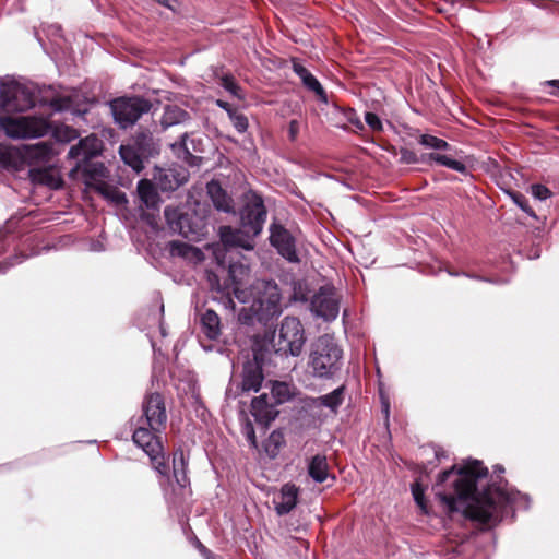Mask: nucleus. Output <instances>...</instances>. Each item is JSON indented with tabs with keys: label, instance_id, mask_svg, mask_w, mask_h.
Here are the masks:
<instances>
[{
	"label": "nucleus",
	"instance_id": "1a4fd4ad",
	"mask_svg": "<svg viewBox=\"0 0 559 559\" xmlns=\"http://www.w3.org/2000/svg\"><path fill=\"white\" fill-rule=\"evenodd\" d=\"M245 204L240 211L243 228H250L252 234H260L266 219V209L261 195L249 191L243 197Z\"/></svg>",
	"mask_w": 559,
	"mask_h": 559
},
{
	"label": "nucleus",
	"instance_id": "f704fd0d",
	"mask_svg": "<svg viewBox=\"0 0 559 559\" xmlns=\"http://www.w3.org/2000/svg\"><path fill=\"white\" fill-rule=\"evenodd\" d=\"M419 143L426 147L435 148V150H448L450 147L449 143L440 138L430 134H423L419 138Z\"/></svg>",
	"mask_w": 559,
	"mask_h": 559
},
{
	"label": "nucleus",
	"instance_id": "39448f33",
	"mask_svg": "<svg viewBox=\"0 0 559 559\" xmlns=\"http://www.w3.org/2000/svg\"><path fill=\"white\" fill-rule=\"evenodd\" d=\"M307 336L301 321L292 316L285 317L273 335V346L283 356L298 357L306 344Z\"/></svg>",
	"mask_w": 559,
	"mask_h": 559
},
{
	"label": "nucleus",
	"instance_id": "ddd939ff",
	"mask_svg": "<svg viewBox=\"0 0 559 559\" xmlns=\"http://www.w3.org/2000/svg\"><path fill=\"white\" fill-rule=\"evenodd\" d=\"M311 310L326 321L334 320L340 311L338 300L332 287H321L311 299Z\"/></svg>",
	"mask_w": 559,
	"mask_h": 559
},
{
	"label": "nucleus",
	"instance_id": "37998d69",
	"mask_svg": "<svg viewBox=\"0 0 559 559\" xmlns=\"http://www.w3.org/2000/svg\"><path fill=\"white\" fill-rule=\"evenodd\" d=\"M71 106V100L67 97L55 98L51 100V107L57 111H62L69 109Z\"/></svg>",
	"mask_w": 559,
	"mask_h": 559
},
{
	"label": "nucleus",
	"instance_id": "f257e3e1",
	"mask_svg": "<svg viewBox=\"0 0 559 559\" xmlns=\"http://www.w3.org/2000/svg\"><path fill=\"white\" fill-rule=\"evenodd\" d=\"M487 475V467L479 461L459 469L452 466L439 475L436 495L449 512L462 510L467 518L488 527L495 526L501 521L506 508L515 504L521 493L507 484H492L478 492L477 484Z\"/></svg>",
	"mask_w": 559,
	"mask_h": 559
},
{
	"label": "nucleus",
	"instance_id": "e433bc0d",
	"mask_svg": "<svg viewBox=\"0 0 559 559\" xmlns=\"http://www.w3.org/2000/svg\"><path fill=\"white\" fill-rule=\"evenodd\" d=\"M412 495L414 497L416 504L420 508V510L424 513L427 514L428 506H427V501L425 499L424 488L420 486L419 483L416 481L412 485Z\"/></svg>",
	"mask_w": 559,
	"mask_h": 559
},
{
	"label": "nucleus",
	"instance_id": "a211bd4d",
	"mask_svg": "<svg viewBox=\"0 0 559 559\" xmlns=\"http://www.w3.org/2000/svg\"><path fill=\"white\" fill-rule=\"evenodd\" d=\"M299 489L294 484H285L278 496L274 499L275 510L278 515L289 513L297 504Z\"/></svg>",
	"mask_w": 559,
	"mask_h": 559
},
{
	"label": "nucleus",
	"instance_id": "49530a36",
	"mask_svg": "<svg viewBox=\"0 0 559 559\" xmlns=\"http://www.w3.org/2000/svg\"><path fill=\"white\" fill-rule=\"evenodd\" d=\"M546 84L554 87V91H551L550 94L559 96V80L547 81Z\"/></svg>",
	"mask_w": 559,
	"mask_h": 559
},
{
	"label": "nucleus",
	"instance_id": "79ce46f5",
	"mask_svg": "<svg viewBox=\"0 0 559 559\" xmlns=\"http://www.w3.org/2000/svg\"><path fill=\"white\" fill-rule=\"evenodd\" d=\"M532 194L538 200H546L550 197V190L543 185H533L532 186Z\"/></svg>",
	"mask_w": 559,
	"mask_h": 559
},
{
	"label": "nucleus",
	"instance_id": "423d86ee",
	"mask_svg": "<svg viewBox=\"0 0 559 559\" xmlns=\"http://www.w3.org/2000/svg\"><path fill=\"white\" fill-rule=\"evenodd\" d=\"M0 129L12 139L40 138L48 133L49 124L38 117H0Z\"/></svg>",
	"mask_w": 559,
	"mask_h": 559
},
{
	"label": "nucleus",
	"instance_id": "f03ea898",
	"mask_svg": "<svg viewBox=\"0 0 559 559\" xmlns=\"http://www.w3.org/2000/svg\"><path fill=\"white\" fill-rule=\"evenodd\" d=\"M162 430H154L145 424H138L132 435L133 442L150 457L152 468L158 474V483L165 499L179 504L191 495L190 479L187 475L188 462L182 450L174 453L173 475L169 474L168 460L160 439Z\"/></svg>",
	"mask_w": 559,
	"mask_h": 559
},
{
	"label": "nucleus",
	"instance_id": "09e8293b",
	"mask_svg": "<svg viewBox=\"0 0 559 559\" xmlns=\"http://www.w3.org/2000/svg\"><path fill=\"white\" fill-rule=\"evenodd\" d=\"M158 3L167 7V8H171V4L174 2V0H156Z\"/></svg>",
	"mask_w": 559,
	"mask_h": 559
},
{
	"label": "nucleus",
	"instance_id": "2eb2a0df",
	"mask_svg": "<svg viewBox=\"0 0 559 559\" xmlns=\"http://www.w3.org/2000/svg\"><path fill=\"white\" fill-rule=\"evenodd\" d=\"M259 234H252L250 228H233L230 226H222L219 236L222 242L229 248H242L252 250L254 248V238Z\"/></svg>",
	"mask_w": 559,
	"mask_h": 559
},
{
	"label": "nucleus",
	"instance_id": "2f4dec72",
	"mask_svg": "<svg viewBox=\"0 0 559 559\" xmlns=\"http://www.w3.org/2000/svg\"><path fill=\"white\" fill-rule=\"evenodd\" d=\"M186 180V177H176V171L173 169L166 170L158 178V185L163 191H174L181 186Z\"/></svg>",
	"mask_w": 559,
	"mask_h": 559
},
{
	"label": "nucleus",
	"instance_id": "7ed1b4c3",
	"mask_svg": "<svg viewBox=\"0 0 559 559\" xmlns=\"http://www.w3.org/2000/svg\"><path fill=\"white\" fill-rule=\"evenodd\" d=\"M249 308L239 312V321L243 324H251L254 320L267 321L281 314V290L273 281L258 280L248 289Z\"/></svg>",
	"mask_w": 559,
	"mask_h": 559
},
{
	"label": "nucleus",
	"instance_id": "412c9836",
	"mask_svg": "<svg viewBox=\"0 0 559 559\" xmlns=\"http://www.w3.org/2000/svg\"><path fill=\"white\" fill-rule=\"evenodd\" d=\"M201 330L209 340H217L221 335V319L211 309H206L201 316Z\"/></svg>",
	"mask_w": 559,
	"mask_h": 559
},
{
	"label": "nucleus",
	"instance_id": "473e14b6",
	"mask_svg": "<svg viewBox=\"0 0 559 559\" xmlns=\"http://www.w3.org/2000/svg\"><path fill=\"white\" fill-rule=\"evenodd\" d=\"M52 135L57 142L70 143L79 138V132L67 124H57L52 130Z\"/></svg>",
	"mask_w": 559,
	"mask_h": 559
},
{
	"label": "nucleus",
	"instance_id": "8fccbe9b",
	"mask_svg": "<svg viewBox=\"0 0 559 559\" xmlns=\"http://www.w3.org/2000/svg\"><path fill=\"white\" fill-rule=\"evenodd\" d=\"M187 139H188V134H187V133H185V134L181 136V143H180V145H181V146H182V147L188 152L187 143H186Z\"/></svg>",
	"mask_w": 559,
	"mask_h": 559
},
{
	"label": "nucleus",
	"instance_id": "c85d7f7f",
	"mask_svg": "<svg viewBox=\"0 0 559 559\" xmlns=\"http://www.w3.org/2000/svg\"><path fill=\"white\" fill-rule=\"evenodd\" d=\"M94 191L99 193L106 200L111 201L116 204H123L127 202L126 195L116 187L108 185L107 182H102L93 188Z\"/></svg>",
	"mask_w": 559,
	"mask_h": 559
},
{
	"label": "nucleus",
	"instance_id": "de8ad7c7",
	"mask_svg": "<svg viewBox=\"0 0 559 559\" xmlns=\"http://www.w3.org/2000/svg\"><path fill=\"white\" fill-rule=\"evenodd\" d=\"M354 126H356L358 129L362 130L364 129V124L362 122L357 118V119H350L349 120Z\"/></svg>",
	"mask_w": 559,
	"mask_h": 559
},
{
	"label": "nucleus",
	"instance_id": "c756f323",
	"mask_svg": "<svg viewBox=\"0 0 559 559\" xmlns=\"http://www.w3.org/2000/svg\"><path fill=\"white\" fill-rule=\"evenodd\" d=\"M32 177L35 181L45 183L53 189H58L62 185V179L52 169L32 170Z\"/></svg>",
	"mask_w": 559,
	"mask_h": 559
},
{
	"label": "nucleus",
	"instance_id": "6e6d98bb",
	"mask_svg": "<svg viewBox=\"0 0 559 559\" xmlns=\"http://www.w3.org/2000/svg\"><path fill=\"white\" fill-rule=\"evenodd\" d=\"M384 412H385V416L388 417L389 416V405L388 404L384 406Z\"/></svg>",
	"mask_w": 559,
	"mask_h": 559
},
{
	"label": "nucleus",
	"instance_id": "b1692460",
	"mask_svg": "<svg viewBox=\"0 0 559 559\" xmlns=\"http://www.w3.org/2000/svg\"><path fill=\"white\" fill-rule=\"evenodd\" d=\"M138 194L142 203L148 209H155L159 202V195L154 185L147 179L138 182Z\"/></svg>",
	"mask_w": 559,
	"mask_h": 559
},
{
	"label": "nucleus",
	"instance_id": "4468645a",
	"mask_svg": "<svg viewBox=\"0 0 559 559\" xmlns=\"http://www.w3.org/2000/svg\"><path fill=\"white\" fill-rule=\"evenodd\" d=\"M270 241L278 253L289 262H298L295 239L290 233L281 225L271 226Z\"/></svg>",
	"mask_w": 559,
	"mask_h": 559
},
{
	"label": "nucleus",
	"instance_id": "aec40b11",
	"mask_svg": "<svg viewBox=\"0 0 559 559\" xmlns=\"http://www.w3.org/2000/svg\"><path fill=\"white\" fill-rule=\"evenodd\" d=\"M206 191L218 211L229 213L234 210L233 199L226 193L218 181H210L206 185Z\"/></svg>",
	"mask_w": 559,
	"mask_h": 559
},
{
	"label": "nucleus",
	"instance_id": "4be33fe9",
	"mask_svg": "<svg viewBox=\"0 0 559 559\" xmlns=\"http://www.w3.org/2000/svg\"><path fill=\"white\" fill-rule=\"evenodd\" d=\"M294 72L300 78L302 84L311 92H313L319 98L325 100V93L320 82L298 62L293 63Z\"/></svg>",
	"mask_w": 559,
	"mask_h": 559
},
{
	"label": "nucleus",
	"instance_id": "13d9d810",
	"mask_svg": "<svg viewBox=\"0 0 559 559\" xmlns=\"http://www.w3.org/2000/svg\"><path fill=\"white\" fill-rule=\"evenodd\" d=\"M463 275H465L466 277H472L469 274L467 273H462Z\"/></svg>",
	"mask_w": 559,
	"mask_h": 559
},
{
	"label": "nucleus",
	"instance_id": "c9c22d12",
	"mask_svg": "<svg viewBox=\"0 0 559 559\" xmlns=\"http://www.w3.org/2000/svg\"><path fill=\"white\" fill-rule=\"evenodd\" d=\"M221 85L227 92H229L233 96L242 99L243 95L241 94L240 86L236 83L235 79L231 75H224L221 78Z\"/></svg>",
	"mask_w": 559,
	"mask_h": 559
},
{
	"label": "nucleus",
	"instance_id": "a878e982",
	"mask_svg": "<svg viewBox=\"0 0 559 559\" xmlns=\"http://www.w3.org/2000/svg\"><path fill=\"white\" fill-rule=\"evenodd\" d=\"M329 465L324 455H314L309 465L308 474L317 483H323L329 476Z\"/></svg>",
	"mask_w": 559,
	"mask_h": 559
},
{
	"label": "nucleus",
	"instance_id": "cd10ccee",
	"mask_svg": "<svg viewBox=\"0 0 559 559\" xmlns=\"http://www.w3.org/2000/svg\"><path fill=\"white\" fill-rule=\"evenodd\" d=\"M169 253L171 257H180L183 259H199L201 251L189 243L182 241H170L168 245Z\"/></svg>",
	"mask_w": 559,
	"mask_h": 559
},
{
	"label": "nucleus",
	"instance_id": "393cba45",
	"mask_svg": "<svg viewBox=\"0 0 559 559\" xmlns=\"http://www.w3.org/2000/svg\"><path fill=\"white\" fill-rule=\"evenodd\" d=\"M189 114L177 105H167L164 109V114L160 123L164 128H168L178 123H182L189 120Z\"/></svg>",
	"mask_w": 559,
	"mask_h": 559
},
{
	"label": "nucleus",
	"instance_id": "7c9ffc66",
	"mask_svg": "<svg viewBox=\"0 0 559 559\" xmlns=\"http://www.w3.org/2000/svg\"><path fill=\"white\" fill-rule=\"evenodd\" d=\"M428 158L431 162H435L439 165L445 166V167L453 169L455 171H459L461 174L467 173V167L465 166L464 163L453 159L447 155H442L439 153H431V154H429Z\"/></svg>",
	"mask_w": 559,
	"mask_h": 559
},
{
	"label": "nucleus",
	"instance_id": "3c124183",
	"mask_svg": "<svg viewBox=\"0 0 559 559\" xmlns=\"http://www.w3.org/2000/svg\"><path fill=\"white\" fill-rule=\"evenodd\" d=\"M14 164L13 160H0V165L3 167H10Z\"/></svg>",
	"mask_w": 559,
	"mask_h": 559
},
{
	"label": "nucleus",
	"instance_id": "f3484780",
	"mask_svg": "<svg viewBox=\"0 0 559 559\" xmlns=\"http://www.w3.org/2000/svg\"><path fill=\"white\" fill-rule=\"evenodd\" d=\"M251 414L258 423L269 425L275 419L277 411L274 404L270 403L269 395L263 393L252 400Z\"/></svg>",
	"mask_w": 559,
	"mask_h": 559
},
{
	"label": "nucleus",
	"instance_id": "5701e85b",
	"mask_svg": "<svg viewBox=\"0 0 559 559\" xmlns=\"http://www.w3.org/2000/svg\"><path fill=\"white\" fill-rule=\"evenodd\" d=\"M83 177L85 186L93 189L104 182L107 177V169L103 163H91L84 167Z\"/></svg>",
	"mask_w": 559,
	"mask_h": 559
},
{
	"label": "nucleus",
	"instance_id": "dca6fc26",
	"mask_svg": "<svg viewBox=\"0 0 559 559\" xmlns=\"http://www.w3.org/2000/svg\"><path fill=\"white\" fill-rule=\"evenodd\" d=\"M103 142L95 134H90L81 139L76 145H73L69 153L68 158L76 160L74 170L81 168V163L87 162L90 158L98 155L102 152Z\"/></svg>",
	"mask_w": 559,
	"mask_h": 559
},
{
	"label": "nucleus",
	"instance_id": "bb28decb",
	"mask_svg": "<svg viewBox=\"0 0 559 559\" xmlns=\"http://www.w3.org/2000/svg\"><path fill=\"white\" fill-rule=\"evenodd\" d=\"M122 160L136 173L143 169V158L139 148L133 145H121L119 150Z\"/></svg>",
	"mask_w": 559,
	"mask_h": 559
},
{
	"label": "nucleus",
	"instance_id": "a18cd8bd",
	"mask_svg": "<svg viewBox=\"0 0 559 559\" xmlns=\"http://www.w3.org/2000/svg\"><path fill=\"white\" fill-rule=\"evenodd\" d=\"M216 105H217L219 108L224 109V110L228 114V116H230V112H235V111H236V109H234V108L230 106V104H228V103H227V102H225V100L217 99V100H216Z\"/></svg>",
	"mask_w": 559,
	"mask_h": 559
},
{
	"label": "nucleus",
	"instance_id": "4d7b16f0",
	"mask_svg": "<svg viewBox=\"0 0 559 559\" xmlns=\"http://www.w3.org/2000/svg\"><path fill=\"white\" fill-rule=\"evenodd\" d=\"M449 274H450V275H452V276H459V275H461V273H459V272H449Z\"/></svg>",
	"mask_w": 559,
	"mask_h": 559
},
{
	"label": "nucleus",
	"instance_id": "4c0bfd02",
	"mask_svg": "<svg viewBox=\"0 0 559 559\" xmlns=\"http://www.w3.org/2000/svg\"><path fill=\"white\" fill-rule=\"evenodd\" d=\"M272 394L275 397V404L283 403L289 395V388L286 383L276 382L272 388Z\"/></svg>",
	"mask_w": 559,
	"mask_h": 559
},
{
	"label": "nucleus",
	"instance_id": "f8f14e48",
	"mask_svg": "<svg viewBox=\"0 0 559 559\" xmlns=\"http://www.w3.org/2000/svg\"><path fill=\"white\" fill-rule=\"evenodd\" d=\"M344 401V386H338L332 392L318 397H308L304 402V408L310 413L311 416L317 417L319 421L324 419L322 408L325 407L331 414L336 415L340 406Z\"/></svg>",
	"mask_w": 559,
	"mask_h": 559
},
{
	"label": "nucleus",
	"instance_id": "c03bdc74",
	"mask_svg": "<svg viewBox=\"0 0 559 559\" xmlns=\"http://www.w3.org/2000/svg\"><path fill=\"white\" fill-rule=\"evenodd\" d=\"M289 138L290 140H295L299 132V123L297 120H292L288 127Z\"/></svg>",
	"mask_w": 559,
	"mask_h": 559
},
{
	"label": "nucleus",
	"instance_id": "9b49d317",
	"mask_svg": "<svg viewBox=\"0 0 559 559\" xmlns=\"http://www.w3.org/2000/svg\"><path fill=\"white\" fill-rule=\"evenodd\" d=\"M142 416L138 424H145L154 430H163L167 421L165 402L159 393H150L142 403Z\"/></svg>",
	"mask_w": 559,
	"mask_h": 559
},
{
	"label": "nucleus",
	"instance_id": "6ab92c4d",
	"mask_svg": "<svg viewBox=\"0 0 559 559\" xmlns=\"http://www.w3.org/2000/svg\"><path fill=\"white\" fill-rule=\"evenodd\" d=\"M264 377L262 368L257 361H247L242 368L241 390L243 392H258Z\"/></svg>",
	"mask_w": 559,
	"mask_h": 559
},
{
	"label": "nucleus",
	"instance_id": "a19ab883",
	"mask_svg": "<svg viewBox=\"0 0 559 559\" xmlns=\"http://www.w3.org/2000/svg\"><path fill=\"white\" fill-rule=\"evenodd\" d=\"M365 120L373 131H381L383 128L381 119L373 112H366Z\"/></svg>",
	"mask_w": 559,
	"mask_h": 559
},
{
	"label": "nucleus",
	"instance_id": "ea45409f",
	"mask_svg": "<svg viewBox=\"0 0 559 559\" xmlns=\"http://www.w3.org/2000/svg\"><path fill=\"white\" fill-rule=\"evenodd\" d=\"M512 195V199L514 201V203L521 209L523 210L526 214H528L530 216L532 217H536V214L535 212L533 211V209L528 204V200L526 199L525 195H523L522 193H519V192H514L511 194Z\"/></svg>",
	"mask_w": 559,
	"mask_h": 559
},
{
	"label": "nucleus",
	"instance_id": "72a5a7b5",
	"mask_svg": "<svg viewBox=\"0 0 559 559\" xmlns=\"http://www.w3.org/2000/svg\"><path fill=\"white\" fill-rule=\"evenodd\" d=\"M285 444L284 435L281 431H273L265 441L264 448L271 457H275L281 448Z\"/></svg>",
	"mask_w": 559,
	"mask_h": 559
},
{
	"label": "nucleus",
	"instance_id": "58836bf2",
	"mask_svg": "<svg viewBox=\"0 0 559 559\" xmlns=\"http://www.w3.org/2000/svg\"><path fill=\"white\" fill-rule=\"evenodd\" d=\"M229 118L233 122V126L239 133H243L247 131L249 122L243 114H240L236 110L235 112H230Z\"/></svg>",
	"mask_w": 559,
	"mask_h": 559
},
{
	"label": "nucleus",
	"instance_id": "0eeeda50",
	"mask_svg": "<svg viewBox=\"0 0 559 559\" xmlns=\"http://www.w3.org/2000/svg\"><path fill=\"white\" fill-rule=\"evenodd\" d=\"M228 276L230 284L225 286H221L219 283H216L215 289L218 293H222L223 296L226 297V305L234 308L235 304L231 298L234 295L240 302L249 301V294L247 288H245V284L248 282L250 277V267L243 263H231L228 269ZM214 280H217L216 276H213ZM210 282L212 287L214 288L213 278L210 277ZM218 282V281H216Z\"/></svg>",
	"mask_w": 559,
	"mask_h": 559
},
{
	"label": "nucleus",
	"instance_id": "20e7f679",
	"mask_svg": "<svg viewBox=\"0 0 559 559\" xmlns=\"http://www.w3.org/2000/svg\"><path fill=\"white\" fill-rule=\"evenodd\" d=\"M343 350L334 338L324 334L313 343L308 368L313 377L332 378L342 366Z\"/></svg>",
	"mask_w": 559,
	"mask_h": 559
},
{
	"label": "nucleus",
	"instance_id": "603ef678",
	"mask_svg": "<svg viewBox=\"0 0 559 559\" xmlns=\"http://www.w3.org/2000/svg\"><path fill=\"white\" fill-rule=\"evenodd\" d=\"M249 439L251 440L252 444L255 445V436L253 431H251V433L249 435Z\"/></svg>",
	"mask_w": 559,
	"mask_h": 559
},
{
	"label": "nucleus",
	"instance_id": "5fc2aeb1",
	"mask_svg": "<svg viewBox=\"0 0 559 559\" xmlns=\"http://www.w3.org/2000/svg\"><path fill=\"white\" fill-rule=\"evenodd\" d=\"M169 214H170V209H169V207H166V209H165V216L168 218V217H169Z\"/></svg>",
	"mask_w": 559,
	"mask_h": 559
},
{
	"label": "nucleus",
	"instance_id": "6e6552de",
	"mask_svg": "<svg viewBox=\"0 0 559 559\" xmlns=\"http://www.w3.org/2000/svg\"><path fill=\"white\" fill-rule=\"evenodd\" d=\"M110 108L115 121L126 129L134 124L143 114L148 112L152 104L150 100L139 96L120 97L110 103Z\"/></svg>",
	"mask_w": 559,
	"mask_h": 559
},
{
	"label": "nucleus",
	"instance_id": "9d476101",
	"mask_svg": "<svg viewBox=\"0 0 559 559\" xmlns=\"http://www.w3.org/2000/svg\"><path fill=\"white\" fill-rule=\"evenodd\" d=\"M0 102L8 111H25L34 107L35 100L32 91L19 83L5 84L1 87Z\"/></svg>",
	"mask_w": 559,
	"mask_h": 559
},
{
	"label": "nucleus",
	"instance_id": "864d4df0",
	"mask_svg": "<svg viewBox=\"0 0 559 559\" xmlns=\"http://www.w3.org/2000/svg\"><path fill=\"white\" fill-rule=\"evenodd\" d=\"M441 456H444V451H442V450H437V451H436V457H437V459H440Z\"/></svg>",
	"mask_w": 559,
	"mask_h": 559
}]
</instances>
